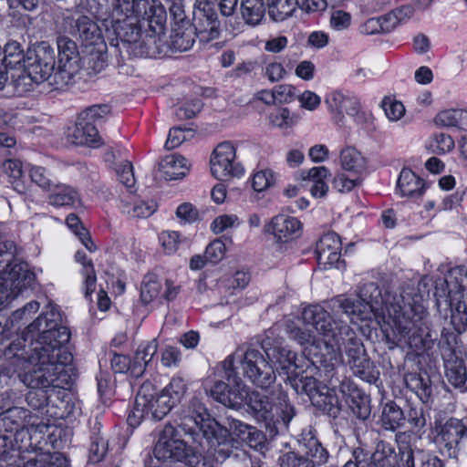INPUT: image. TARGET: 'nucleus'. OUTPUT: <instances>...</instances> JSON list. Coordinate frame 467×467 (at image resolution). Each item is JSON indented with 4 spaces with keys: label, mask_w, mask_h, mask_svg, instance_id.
<instances>
[{
    "label": "nucleus",
    "mask_w": 467,
    "mask_h": 467,
    "mask_svg": "<svg viewBox=\"0 0 467 467\" xmlns=\"http://www.w3.org/2000/svg\"><path fill=\"white\" fill-rule=\"evenodd\" d=\"M415 451L416 447H412L404 441H400L397 467H417Z\"/></svg>",
    "instance_id": "nucleus-49"
},
{
    "label": "nucleus",
    "mask_w": 467,
    "mask_h": 467,
    "mask_svg": "<svg viewBox=\"0 0 467 467\" xmlns=\"http://www.w3.org/2000/svg\"><path fill=\"white\" fill-rule=\"evenodd\" d=\"M34 279L28 265L16 257L14 243H0V306L29 287Z\"/></svg>",
    "instance_id": "nucleus-6"
},
{
    "label": "nucleus",
    "mask_w": 467,
    "mask_h": 467,
    "mask_svg": "<svg viewBox=\"0 0 467 467\" xmlns=\"http://www.w3.org/2000/svg\"><path fill=\"white\" fill-rule=\"evenodd\" d=\"M339 163L343 171L355 176H361L367 167L365 157L354 147H346L340 151Z\"/></svg>",
    "instance_id": "nucleus-31"
},
{
    "label": "nucleus",
    "mask_w": 467,
    "mask_h": 467,
    "mask_svg": "<svg viewBox=\"0 0 467 467\" xmlns=\"http://www.w3.org/2000/svg\"><path fill=\"white\" fill-rule=\"evenodd\" d=\"M389 22L386 20V15L379 17H371L366 20L359 27V30L364 35H375L391 31L387 29Z\"/></svg>",
    "instance_id": "nucleus-50"
},
{
    "label": "nucleus",
    "mask_w": 467,
    "mask_h": 467,
    "mask_svg": "<svg viewBox=\"0 0 467 467\" xmlns=\"http://www.w3.org/2000/svg\"><path fill=\"white\" fill-rule=\"evenodd\" d=\"M192 26L200 42L208 43L218 38L220 35L219 22L212 2L196 0Z\"/></svg>",
    "instance_id": "nucleus-18"
},
{
    "label": "nucleus",
    "mask_w": 467,
    "mask_h": 467,
    "mask_svg": "<svg viewBox=\"0 0 467 467\" xmlns=\"http://www.w3.org/2000/svg\"><path fill=\"white\" fill-rule=\"evenodd\" d=\"M339 391L353 414L359 420H367L370 415L369 398L350 380L340 382Z\"/></svg>",
    "instance_id": "nucleus-23"
},
{
    "label": "nucleus",
    "mask_w": 467,
    "mask_h": 467,
    "mask_svg": "<svg viewBox=\"0 0 467 467\" xmlns=\"http://www.w3.org/2000/svg\"><path fill=\"white\" fill-rule=\"evenodd\" d=\"M270 124L275 128L287 129L296 123V117L291 115L286 108H282L268 116Z\"/></svg>",
    "instance_id": "nucleus-48"
},
{
    "label": "nucleus",
    "mask_w": 467,
    "mask_h": 467,
    "mask_svg": "<svg viewBox=\"0 0 467 467\" xmlns=\"http://www.w3.org/2000/svg\"><path fill=\"white\" fill-rule=\"evenodd\" d=\"M4 54L1 63L10 70H16L18 74L26 67L27 52H24L22 46L17 41L7 42L4 48Z\"/></svg>",
    "instance_id": "nucleus-32"
},
{
    "label": "nucleus",
    "mask_w": 467,
    "mask_h": 467,
    "mask_svg": "<svg viewBox=\"0 0 467 467\" xmlns=\"http://www.w3.org/2000/svg\"><path fill=\"white\" fill-rule=\"evenodd\" d=\"M435 442L441 452L456 459L461 451L462 441L467 436V427L458 419L450 418L445 422L435 424Z\"/></svg>",
    "instance_id": "nucleus-16"
},
{
    "label": "nucleus",
    "mask_w": 467,
    "mask_h": 467,
    "mask_svg": "<svg viewBox=\"0 0 467 467\" xmlns=\"http://www.w3.org/2000/svg\"><path fill=\"white\" fill-rule=\"evenodd\" d=\"M196 32L190 20L180 17L175 21L170 35V46L175 51L189 50L195 41Z\"/></svg>",
    "instance_id": "nucleus-25"
},
{
    "label": "nucleus",
    "mask_w": 467,
    "mask_h": 467,
    "mask_svg": "<svg viewBox=\"0 0 467 467\" xmlns=\"http://www.w3.org/2000/svg\"><path fill=\"white\" fill-rule=\"evenodd\" d=\"M275 183V173L270 169H264L254 172L252 185L254 191L261 192Z\"/></svg>",
    "instance_id": "nucleus-55"
},
{
    "label": "nucleus",
    "mask_w": 467,
    "mask_h": 467,
    "mask_svg": "<svg viewBox=\"0 0 467 467\" xmlns=\"http://www.w3.org/2000/svg\"><path fill=\"white\" fill-rule=\"evenodd\" d=\"M54 69V49L43 42L34 51H27L26 67L18 74L12 73L11 78L17 82V85L21 79L26 80V78L36 83L53 78L52 82L55 83Z\"/></svg>",
    "instance_id": "nucleus-10"
},
{
    "label": "nucleus",
    "mask_w": 467,
    "mask_h": 467,
    "mask_svg": "<svg viewBox=\"0 0 467 467\" xmlns=\"http://www.w3.org/2000/svg\"><path fill=\"white\" fill-rule=\"evenodd\" d=\"M270 358H275L277 365L276 370L281 374L287 376L291 379L294 376H297L296 370L303 368L302 362L304 358H298L296 354L287 348L286 347H276L272 350V353H266Z\"/></svg>",
    "instance_id": "nucleus-26"
},
{
    "label": "nucleus",
    "mask_w": 467,
    "mask_h": 467,
    "mask_svg": "<svg viewBox=\"0 0 467 467\" xmlns=\"http://www.w3.org/2000/svg\"><path fill=\"white\" fill-rule=\"evenodd\" d=\"M244 394L242 408L246 405L256 420L264 422L267 429L277 431V425L281 423L286 427L295 416V410L285 393L279 394L278 401L275 405L266 396L255 390L251 391L245 385Z\"/></svg>",
    "instance_id": "nucleus-7"
},
{
    "label": "nucleus",
    "mask_w": 467,
    "mask_h": 467,
    "mask_svg": "<svg viewBox=\"0 0 467 467\" xmlns=\"http://www.w3.org/2000/svg\"><path fill=\"white\" fill-rule=\"evenodd\" d=\"M49 194V202L55 206H68L78 201V193L70 186L54 184Z\"/></svg>",
    "instance_id": "nucleus-37"
},
{
    "label": "nucleus",
    "mask_w": 467,
    "mask_h": 467,
    "mask_svg": "<svg viewBox=\"0 0 467 467\" xmlns=\"http://www.w3.org/2000/svg\"><path fill=\"white\" fill-rule=\"evenodd\" d=\"M361 176L351 175L348 176L344 172H338L335 175L332 181V186L338 192H349L355 187L361 183Z\"/></svg>",
    "instance_id": "nucleus-46"
},
{
    "label": "nucleus",
    "mask_w": 467,
    "mask_h": 467,
    "mask_svg": "<svg viewBox=\"0 0 467 467\" xmlns=\"http://www.w3.org/2000/svg\"><path fill=\"white\" fill-rule=\"evenodd\" d=\"M351 16L343 10H335L331 13L329 25L336 31L348 29L351 25Z\"/></svg>",
    "instance_id": "nucleus-61"
},
{
    "label": "nucleus",
    "mask_w": 467,
    "mask_h": 467,
    "mask_svg": "<svg viewBox=\"0 0 467 467\" xmlns=\"http://www.w3.org/2000/svg\"><path fill=\"white\" fill-rule=\"evenodd\" d=\"M179 427L201 445H203L202 439L205 440L217 462L224 461L230 456L228 431L210 417L204 405L197 399H193L183 410Z\"/></svg>",
    "instance_id": "nucleus-5"
},
{
    "label": "nucleus",
    "mask_w": 467,
    "mask_h": 467,
    "mask_svg": "<svg viewBox=\"0 0 467 467\" xmlns=\"http://www.w3.org/2000/svg\"><path fill=\"white\" fill-rule=\"evenodd\" d=\"M241 220L236 214H221L211 223V230L213 234H219L229 229L237 228Z\"/></svg>",
    "instance_id": "nucleus-47"
},
{
    "label": "nucleus",
    "mask_w": 467,
    "mask_h": 467,
    "mask_svg": "<svg viewBox=\"0 0 467 467\" xmlns=\"http://www.w3.org/2000/svg\"><path fill=\"white\" fill-rule=\"evenodd\" d=\"M153 452L161 461H186L190 467H205V461L179 438L176 429L171 424H167L160 433Z\"/></svg>",
    "instance_id": "nucleus-9"
},
{
    "label": "nucleus",
    "mask_w": 467,
    "mask_h": 467,
    "mask_svg": "<svg viewBox=\"0 0 467 467\" xmlns=\"http://www.w3.org/2000/svg\"><path fill=\"white\" fill-rule=\"evenodd\" d=\"M186 391V384L182 378H172L170 383L161 391L171 398L172 403L176 405Z\"/></svg>",
    "instance_id": "nucleus-54"
},
{
    "label": "nucleus",
    "mask_w": 467,
    "mask_h": 467,
    "mask_svg": "<svg viewBox=\"0 0 467 467\" xmlns=\"http://www.w3.org/2000/svg\"><path fill=\"white\" fill-rule=\"evenodd\" d=\"M236 150L228 141L220 143L211 157V172L218 180L240 177L244 174L243 166L236 161Z\"/></svg>",
    "instance_id": "nucleus-17"
},
{
    "label": "nucleus",
    "mask_w": 467,
    "mask_h": 467,
    "mask_svg": "<svg viewBox=\"0 0 467 467\" xmlns=\"http://www.w3.org/2000/svg\"><path fill=\"white\" fill-rule=\"evenodd\" d=\"M317 259L323 269L337 267L341 257V241L335 233L324 234L317 244Z\"/></svg>",
    "instance_id": "nucleus-22"
},
{
    "label": "nucleus",
    "mask_w": 467,
    "mask_h": 467,
    "mask_svg": "<svg viewBox=\"0 0 467 467\" xmlns=\"http://www.w3.org/2000/svg\"><path fill=\"white\" fill-rule=\"evenodd\" d=\"M23 467H67V461L59 452H42L28 460Z\"/></svg>",
    "instance_id": "nucleus-42"
},
{
    "label": "nucleus",
    "mask_w": 467,
    "mask_h": 467,
    "mask_svg": "<svg viewBox=\"0 0 467 467\" xmlns=\"http://www.w3.org/2000/svg\"><path fill=\"white\" fill-rule=\"evenodd\" d=\"M115 171L119 182L122 183L127 189L131 191L135 185V177L131 162L128 161H122L116 164Z\"/></svg>",
    "instance_id": "nucleus-51"
},
{
    "label": "nucleus",
    "mask_w": 467,
    "mask_h": 467,
    "mask_svg": "<svg viewBox=\"0 0 467 467\" xmlns=\"http://www.w3.org/2000/svg\"><path fill=\"white\" fill-rule=\"evenodd\" d=\"M325 103L328 110L339 120L343 119L344 114L356 115L359 109V100L355 95L337 90L327 94Z\"/></svg>",
    "instance_id": "nucleus-24"
},
{
    "label": "nucleus",
    "mask_w": 467,
    "mask_h": 467,
    "mask_svg": "<svg viewBox=\"0 0 467 467\" xmlns=\"http://www.w3.org/2000/svg\"><path fill=\"white\" fill-rule=\"evenodd\" d=\"M223 369L227 379L234 386L229 389L225 382L217 381L211 389V396L226 407L239 410L242 408L244 384L234 371V357L229 356L223 361Z\"/></svg>",
    "instance_id": "nucleus-14"
},
{
    "label": "nucleus",
    "mask_w": 467,
    "mask_h": 467,
    "mask_svg": "<svg viewBox=\"0 0 467 467\" xmlns=\"http://www.w3.org/2000/svg\"><path fill=\"white\" fill-rule=\"evenodd\" d=\"M381 106L386 117L392 122L400 120L406 112L405 107L400 101L390 98H385L382 100Z\"/></svg>",
    "instance_id": "nucleus-52"
},
{
    "label": "nucleus",
    "mask_w": 467,
    "mask_h": 467,
    "mask_svg": "<svg viewBox=\"0 0 467 467\" xmlns=\"http://www.w3.org/2000/svg\"><path fill=\"white\" fill-rule=\"evenodd\" d=\"M59 320L60 314L52 306L27 327V334L32 337L38 334L27 359L24 357L26 339L13 341L4 352L9 362L8 374L33 367L32 370L19 374V377L31 389L26 394V401L35 410L49 405L58 407V402H64L66 389L71 385L68 366L73 358L62 348L68 342L70 332L67 327L58 324Z\"/></svg>",
    "instance_id": "nucleus-1"
},
{
    "label": "nucleus",
    "mask_w": 467,
    "mask_h": 467,
    "mask_svg": "<svg viewBox=\"0 0 467 467\" xmlns=\"http://www.w3.org/2000/svg\"><path fill=\"white\" fill-rule=\"evenodd\" d=\"M159 243L167 254H174L181 244V235L175 231H163L159 234Z\"/></svg>",
    "instance_id": "nucleus-53"
},
{
    "label": "nucleus",
    "mask_w": 467,
    "mask_h": 467,
    "mask_svg": "<svg viewBox=\"0 0 467 467\" xmlns=\"http://www.w3.org/2000/svg\"><path fill=\"white\" fill-rule=\"evenodd\" d=\"M403 420L404 413L395 403L389 402L383 407L380 422L385 430L395 431L402 424Z\"/></svg>",
    "instance_id": "nucleus-41"
},
{
    "label": "nucleus",
    "mask_w": 467,
    "mask_h": 467,
    "mask_svg": "<svg viewBox=\"0 0 467 467\" xmlns=\"http://www.w3.org/2000/svg\"><path fill=\"white\" fill-rule=\"evenodd\" d=\"M285 331L291 339L301 346H316L317 335L322 336L325 348L313 364L318 363L317 368L327 379H332L333 371L343 362L342 346L353 374L366 380L372 377V363L361 340L348 324L332 317L324 307L318 305L305 307L296 322L286 323Z\"/></svg>",
    "instance_id": "nucleus-3"
},
{
    "label": "nucleus",
    "mask_w": 467,
    "mask_h": 467,
    "mask_svg": "<svg viewBox=\"0 0 467 467\" xmlns=\"http://www.w3.org/2000/svg\"><path fill=\"white\" fill-rule=\"evenodd\" d=\"M442 359L448 381L455 388L463 387L467 381V370L464 361L456 352H451L449 347H446L443 350Z\"/></svg>",
    "instance_id": "nucleus-27"
},
{
    "label": "nucleus",
    "mask_w": 467,
    "mask_h": 467,
    "mask_svg": "<svg viewBox=\"0 0 467 467\" xmlns=\"http://www.w3.org/2000/svg\"><path fill=\"white\" fill-rule=\"evenodd\" d=\"M298 442L307 458L288 452L280 457V467H315L327 462L328 452L318 441L315 431L311 428L301 432Z\"/></svg>",
    "instance_id": "nucleus-12"
},
{
    "label": "nucleus",
    "mask_w": 467,
    "mask_h": 467,
    "mask_svg": "<svg viewBox=\"0 0 467 467\" xmlns=\"http://www.w3.org/2000/svg\"><path fill=\"white\" fill-rule=\"evenodd\" d=\"M28 172L33 182H35L44 190H52V187L55 183L43 167L30 166L28 169Z\"/></svg>",
    "instance_id": "nucleus-57"
},
{
    "label": "nucleus",
    "mask_w": 467,
    "mask_h": 467,
    "mask_svg": "<svg viewBox=\"0 0 467 467\" xmlns=\"http://www.w3.org/2000/svg\"><path fill=\"white\" fill-rule=\"evenodd\" d=\"M37 418L30 415L29 411L21 407H13L0 414V421L3 422L6 431H18L26 429L27 432L45 433L48 425Z\"/></svg>",
    "instance_id": "nucleus-19"
},
{
    "label": "nucleus",
    "mask_w": 467,
    "mask_h": 467,
    "mask_svg": "<svg viewBox=\"0 0 467 467\" xmlns=\"http://www.w3.org/2000/svg\"><path fill=\"white\" fill-rule=\"evenodd\" d=\"M298 0H267L268 15L273 21L282 22L296 11Z\"/></svg>",
    "instance_id": "nucleus-35"
},
{
    "label": "nucleus",
    "mask_w": 467,
    "mask_h": 467,
    "mask_svg": "<svg viewBox=\"0 0 467 467\" xmlns=\"http://www.w3.org/2000/svg\"><path fill=\"white\" fill-rule=\"evenodd\" d=\"M417 467H443L441 460L430 451L416 448Z\"/></svg>",
    "instance_id": "nucleus-63"
},
{
    "label": "nucleus",
    "mask_w": 467,
    "mask_h": 467,
    "mask_svg": "<svg viewBox=\"0 0 467 467\" xmlns=\"http://www.w3.org/2000/svg\"><path fill=\"white\" fill-rule=\"evenodd\" d=\"M466 113L462 109H445L436 115L435 123L443 127H457L462 124V119Z\"/></svg>",
    "instance_id": "nucleus-45"
},
{
    "label": "nucleus",
    "mask_w": 467,
    "mask_h": 467,
    "mask_svg": "<svg viewBox=\"0 0 467 467\" xmlns=\"http://www.w3.org/2000/svg\"><path fill=\"white\" fill-rule=\"evenodd\" d=\"M342 311L352 319L375 320L382 331L389 335L406 337L421 319L422 306L410 301L403 295H387L383 299L375 283L364 285L357 299L338 297L335 300Z\"/></svg>",
    "instance_id": "nucleus-4"
},
{
    "label": "nucleus",
    "mask_w": 467,
    "mask_h": 467,
    "mask_svg": "<svg viewBox=\"0 0 467 467\" xmlns=\"http://www.w3.org/2000/svg\"><path fill=\"white\" fill-rule=\"evenodd\" d=\"M413 14V8L410 5H403L386 14V20L389 22L387 29L393 30L400 23L403 22Z\"/></svg>",
    "instance_id": "nucleus-58"
},
{
    "label": "nucleus",
    "mask_w": 467,
    "mask_h": 467,
    "mask_svg": "<svg viewBox=\"0 0 467 467\" xmlns=\"http://www.w3.org/2000/svg\"><path fill=\"white\" fill-rule=\"evenodd\" d=\"M291 385L297 393H306L312 404L330 416L336 417L341 410V400L334 388H329L313 377L291 379Z\"/></svg>",
    "instance_id": "nucleus-11"
},
{
    "label": "nucleus",
    "mask_w": 467,
    "mask_h": 467,
    "mask_svg": "<svg viewBox=\"0 0 467 467\" xmlns=\"http://www.w3.org/2000/svg\"><path fill=\"white\" fill-rule=\"evenodd\" d=\"M239 351L231 356L234 360L238 358L244 376L252 383L266 389L275 381V370L260 350L249 348L241 354Z\"/></svg>",
    "instance_id": "nucleus-13"
},
{
    "label": "nucleus",
    "mask_w": 467,
    "mask_h": 467,
    "mask_svg": "<svg viewBox=\"0 0 467 467\" xmlns=\"http://www.w3.org/2000/svg\"><path fill=\"white\" fill-rule=\"evenodd\" d=\"M302 109L309 111L316 110L321 104V98L311 90H306L297 97Z\"/></svg>",
    "instance_id": "nucleus-64"
},
{
    "label": "nucleus",
    "mask_w": 467,
    "mask_h": 467,
    "mask_svg": "<svg viewBox=\"0 0 467 467\" xmlns=\"http://www.w3.org/2000/svg\"><path fill=\"white\" fill-rule=\"evenodd\" d=\"M300 221L287 214H278L272 218L267 232L274 236L276 244H287L300 235Z\"/></svg>",
    "instance_id": "nucleus-21"
},
{
    "label": "nucleus",
    "mask_w": 467,
    "mask_h": 467,
    "mask_svg": "<svg viewBox=\"0 0 467 467\" xmlns=\"http://www.w3.org/2000/svg\"><path fill=\"white\" fill-rule=\"evenodd\" d=\"M447 297L458 312L467 311V272L462 267L451 269L446 276Z\"/></svg>",
    "instance_id": "nucleus-20"
},
{
    "label": "nucleus",
    "mask_w": 467,
    "mask_h": 467,
    "mask_svg": "<svg viewBox=\"0 0 467 467\" xmlns=\"http://www.w3.org/2000/svg\"><path fill=\"white\" fill-rule=\"evenodd\" d=\"M329 175L330 171L325 166L313 167L307 171L306 175H303V180L312 182L310 192L313 197L322 198L327 195L328 186L326 180Z\"/></svg>",
    "instance_id": "nucleus-33"
},
{
    "label": "nucleus",
    "mask_w": 467,
    "mask_h": 467,
    "mask_svg": "<svg viewBox=\"0 0 467 467\" xmlns=\"http://www.w3.org/2000/svg\"><path fill=\"white\" fill-rule=\"evenodd\" d=\"M58 50V66L54 73V82L57 85H69L81 68L80 57L75 41L59 36L57 41Z\"/></svg>",
    "instance_id": "nucleus-15"
},
{
    "label": "nucleus",
    "mask_w": 467,
    "mask_h": 467,
    "mask_svg": "<svg viewBox=\"0 0 467 467\" xmlns=\"http://www.w3.org/2000/svg\"><path fill=\"white\" fill-rule=\"evenodd\" d=\"M162 283L154 275H146L140 287V299L145 305L150 304L156 300L161 299Z\"/></svg>",
    "instance_id": "nucleus-39"
},
{
    "label": "nucleus",
    "mask_w": 467,
    "mask_h": 467,
    "mask_svg": "<svg viewBox=\"0 0 467 467\" xmlns=\"http://www.w3.org/2000/svg\"><path fill=\"white\" fill-rule=\"evenodd\" d=\"M225 251L224 243L220 239H216L206 247L205 258L207 261L216 264L224 257Z\"/></svg>",
    "instance_id": "nucleus-62"
},
{
    "label": "nucleus",
    "mask_w": 467,
    "mask_h": 467,
    "mask_svg": "<svg viewBox=\"0 0 467 467\" xmlns=\"http://www.w3.org/2000/svg\"><path fill=\"white\" fill-rule=\"evenodd\" d=\"M397 188L402 197L417 198L424 192V182L410 169H402L398 182Z\"/></svg>",
    "instance_id": "nucleus-30"
},
{
    "label": "nucleus",
    "mask_w": 467,
    "mask_h": 467,
    "mask_svg": "<svg viewBox=\"0 0 467 467\" xmlns=\"http://www.w3.org/2000/svg\"><path fill=\"white\" fill-rule=\"evenodd\" d=\"M189 168L188 161L177 154L165 156L158 164V171L166 181L182 179L186 175Z\"/></svg>",
    "instance_id": "nucleus-28"
},
{
    "label": "nucleus",
    "mask_w": 467,
    "mask_h": 467,
    "mask_svg": "<svg viewBox=\"0 0 467 467\" xmlns=\"http://www.w3.org/2000/svg\"><path fill=\"white\" fill-rule=\"evenodd\" d=\"M264 0H241V14L246 24L258 25L265 16Z\"/></svg>",
    "instance_id": "nucleus-38"
},
{
    "label": "nucleus",
    "mask_w": 467,
    "mask_h": 467,
    "mask_svg": "<svg viewBox=\"0 0 467 467\" xmlns=\"http://www.w3.org/2000/svg\"><path fill=\"white\" fill-rule=\"evenodd\" d=\"M108 451L107 440L99 434L91 437L89 446V460L93 462L101 461Z\"/></svg>",
    "instance_id": "nucleus-56"
},
{
    "label": "nucleus",
    "mask_w": 467,
    "mask_h": 467,
    "mask_svg": "<svg viewBox=\"0 0 467 467\" xmlns=\"http://www.w3.org/2000/svg\"><path fill=\"white\" fill-rule=\"evenodd\" d=\"M156 203L154 202L138 201L132 205L125 203L123 212L132 217L146 218L150 216L156 211Z\"/></svg>",
    "instance_id": "nucleus-44"
},
{
    "label": "nucleus",
    "mask_w": 467,
    "mask_h": 467,
    "mask_svg": "<svg viewBox=\"0 0 467 467\" xmlns=\"http://www.w3.org/2000/svg\"><path fill=\"white\" fill-rule=\"evenodd\" d=\"M86 7L87 0H82L65 18L76 38L86 46H105L102 30L95 21L99 18L110 45L138 57L150 55L166 22V11L158 0H114L109 12L98 16Z\"/></svg>",
    "instance_id": "nucleus-2"
},
{
    "label": "nucleus",
    "mask_w": 467,
    "mask_h": 467,
    "mask_svg": "<svg viewBox=\"0 0 467 467\" xmlns=\"http://www.w3.org/2000/svg\"><path fill=\"white\" fill-rule=\"evenodd\" d=\"M75 259L78 263L82 265L81 274L85 278L84 281V289H85V296L88 297L91 295L96 287V273L94 270L93 264L90 259H88L85 253L78 251L75 254Z\"/></svg>",
    "instance_id": "nucleus-40"
},
{
    "label": "nucleus",
    "mask_w": 467,
    "mask_h": 467,
    "mask_svg": "<svg viewBox=\"0 0 467 467\" xmlns=\"http://www.w3.org/2000/svg\"><path fill=\"white\" fill-rule=\"evenodd\" d=\"M174 406L171 398L157 392L150 382H144L137 393L133 409L128 416V423L137 427L143 419L161 420Z\"/></svg>",
    "instance_id": "nucleus-8"
},
{
    "label": "nucleus",
    "mask_w": 467,
    "mask_h": 467,
    "mask_svg": "<svg viewBox=\"0 0 467 467\" xmlns=\"http://www.w3.org/2000/svg\"><path fill=\"white\" fill-rule=\"evenodd\" d=\"M202 108L200 99H192L181 105L176 110V116L179 119H189L194 118Z\"/></svg>",
    "instance_id": "nucleus-60"
},
{
    "label": "nucleus",
    "mask_w": 467,
    "mask_h": 467,
    "mask_svg": "<svg viewBox=\"0 0 467 467\" xmlns=\"http://www.w3.org/2000/svg\"><path fill=\"white\" fill-rule=\"evenodd\" d=\"M397 459L398 452L385 441H379L371 455V461L375 467H397Z\"/></svg>",
    "instance_id": "nucleus-36"
},
{
    "label": "nucleus",
    "mask_w": 467,
    "mask_h": 467,
    "mask_svg": "<svg viewBox=\"0 0 467 467\" xmlns=\"http://www.w3.org/2000/svg\"><path fill=\"white\" fill-rule=\"evenodd\" d=\"M110 113L109 107L108 105H93L83 110L79 117L81 119H85L88 122L95 123Z\"/></svg>",
    "instance_id": "nucleus-59"
},
{
    "label": "nucleus",
    "mask_w": 467,
    "mask_h": 467,
    "mask_svg": "<svg viewBox=\"0 0 467 467\" xmlns=\"http://www.w3.org/2000/svg\"><path fill=\"white\" fill-rule=\"evenodd\" d=\"M404 382L408 389L413 391L422 402H428L431 396V380L416 373H408L404 376Z\"/></svg>",
    "instance_id": "nucleus-34"
},
{
    "label": "nucleus",
    "mask_w": 467,
    "mask_h": 467,
    "mask_svg": "<svg viewBox=\"0 0 467 467\" xmlns=\"http://www.w3.org/2000/svg\"><path fill=\"white\" fill-rule=\"evenodd\" d=\"M454 147L455 142L452 137L442 132L433 134L428 142V149L438 155L449 153Z\"/></svg>",
    "instance_id": "nucleus-43"
},
{
    "label": "nucleus",
    "mask_w": 467,
    "mask_h": 467,
    "mask_svg": "<svg viewBox=\"0 0 467 467\" xmlns=\"http://www.w3.org/2000/svg\"><path fill=\"white\" fill-rule=\"evenodd\" d=\"M72 142L76 145H88L99 147L101 145L100 137L96 126L78 117V121L70 134Z\"/></svg>",
    "instance_id": "nucleus-29"
}]
</instances>
